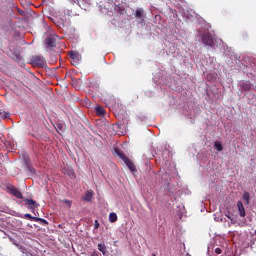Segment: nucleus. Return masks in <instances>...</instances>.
Instances as JSON below:
<instances>
[{"label": "nucleus", "mask_w": 256, "mask_h": 256, "mask_svg": "<svg viewBox=\"0 0 256 256\" xmlns=\"http://www.w3.org/2000/svg\"><path fill=\"white\" fill-rule=\"evenodd\" d=\"M200 39L203 45H205L206 47H211V49H215V41H217V39L213 34H211V32L209 31L203 32L200 35Z\"/></svg>", "instance_id": "1"}, {"label": "nucleus", "mask_w": 256, "mask_h": 256, "mask_svg": "<svg viewBox=\"0 0 256 256\" xmlns=\"http://www.w3.org/2000/svg\"><path fill=\"white\" fill-rule=\"evenodd\" d=\"M31 64L34 65V67H40L43 68L45 65H47V62L45 61V58L40 55H34L30 59Z\"/></svg>", "instance_id": "2"}, {"label": "nucleus", "mask_w": 256, "mask_h": 256, "mask_svg": "<svg viewBox=\"0 0 256 256\" xmlns=\"http://www.w3.org/2000/svg\"><path fill=\"white\" fill-rule=\"evenodd\" d=\"M6 189L10 195H13V197H16L17 199H23V193L20 192L19 188L13 185H8Z\"/></svg>", "instance_id": "3"}, {"label": "nucleus", "mask_w": 256, "mask_h": 256, "mask_svg": "<svg viewBox=\"0 0 256 256\" xmlns=\"http://www.w3.org/2000/svg\"><path fill=\"white\" fill-rule=\"evenodd\" d=\"M70 59H71V63L74 67H77L79 65V63L81 62V55H79V53L77 52H70Z\"/></svg>", "instance_id": "4"}, {"label": "nucleus", "mask_w": 256, "mask_h": 256, "mask_svg": "<svg viewBox=\"0 0 256 256\" xmlns=\"http://www.w3.org/2000/svg\"><path fill=\"white\" fill-rule=\"evenodd\" d=\"M45 45L48 49H53V47H57V39H55V36H48L45 39Z\"/></svg>", "instance_id": "5"}, {"label": "nucleus", "mask_w": 256, "mask_h": 256, "mask_svg": "<svg viewBox=\"0 0 256 256\" xmlns=\"http://www.w3.org/2000/svg\"><path fill=\"white\" fill-rule=\"evenodd\" d=\"M134 17L136 19H140L141 23H144L145 22V10H143V8L136 9Z\"/></svg>", "instance_id": "6"}, {"label": "nucleus", "mask_w": 256, "mask_h": 256, "mask_svg": "<svg viewBox=\"0 0 256 256\" xmlns=\"http://www.w3.org/2000/svg\"><path fill=\"white\" fill-rule=\"evenodd\" d=\"M24 201L26 205H28V209H31V211H35V209L39 207V204L33 199L26 198Z\"/></svg>", "instance_id": "7"}, {"label": "nucleus", "mask_w": 256, "mask_h": 256, "mask_svg": "<svg viewBox=\"0 0 256 256\" xmlns=\"http://www.w3.org/2000/svg\"><path fill=\"white\" fill-rule=\"evenodd\" d=\"M237 209H238L239 216L242 218H245V216L247 215V212L245 211V206L243 205L242 201L237 202Z\"/></svg>", "instance_id": "8"}, {"label": "nucleus", "mask_w": 256, "mask_h": 256, "mask_svg": "<svg viewBox=\"0 0 256 256\" xmlns=\"http://www.w3.org/2000/svg\"><path fill=\"white\" fill-rule=\"evenodd\" d=\"M125 165L126 167H128L129 171H131L132 173H137V167L135 166V163H133V161H131L129 158L125 160Z\"/></svg>", "instance_id": "9"}, {"label": "nucleus", "mask_w": 256, "mask_h": 256, "mask_svg": "<svg viewBox=\"0 0 256 256\" xmlns=\"http://www.w3.org/2000/svg\"><path fill=\"white\" fill-rule=\"evenodd\" d=\"M95 112L96 115H98V117H105V108H103V106H96L95 107Z\"/></svg>", "instance_id": "10"}, {"label": "nucleus", "mask_w": 256, "mask_h": 256, "mask_svg": "<svg viewBox=\"0 0 256 256\" xmlns=\"http://www.w3.org/2000/svg\"><path fill=\"white\" fill-rule=\"evenodd\" d=\"M240 88L242 91H249L251 89V82L244 81V82L240 83Z\"/></svg>", "instance_id": "11"}, {"label": "nucleus", "mask_w": 256, "mask_h": 256, "mask_svg": "<svg viewBox=\"0 0 256 256\" xmlns=\"http://www.w3.org/2000/svg\"><path fill=\"white\" fill-rule=\"evenodd\" d=\"M242 199L245 202V205H249L251 203V194L249 192H244L242 195Z\"/></svg>", "instance_id": "12"}, {"label": "nucleus", "mask_w": 256, "mask_h": 256, "mask_svg": "<svg viewBox=\"0 0 256 256\" xmlns=\"http://www.w3.org/2000/svg\"><path fill=\"white\" fill-rule=\"evenodd\" d=\"M116 151V154L118 155V157H120V159H122V161H126V159H129L126 155H125V153L123 152V151H121V150H119V149H116L115 150Z\"/></svg>", "instance_id": "13"}, {"label": "nucleus", "mask_w": 256, "mask_h": 256, "mask_svg": "<svg viewBox=\"0 0 256 256\" xmlns=\"http://www.w3.org/2000/svg\"><path fill=\"white\" fill-rule=\"evenodd\" d=\"M17 217H20L21 219H29L30 221H33V219H36V217L32 216L31 214H18Z\"/></svg>", "instance_id": "14"}, {"label": "nucleus", "mask_w": 256, "mask_h": 256, "mask_svg": "<svg viewBox=\"0 0 256 256\" xmlns=\"http://www.w3.org/2000/svg\"><path fill=\"white\" fill-rule=\"evenodd\" d=\"M33 221H35V223H40V225H48L49 222H47V220L43 219V218H33Z\"/></svg>", "instance_id": "15"}, {"label": "nucleus", "mask_w": 256, "mask_h": 256, "mask_svg": "<svg viewBox=\"0 0 256 256\" xmlns=\"http://www.w3.org/2000/svg\"><path fill=\"white\" fill-rule=\"evenodd\" d=\"M98 251H100L101 253H103V255H105L107 253V246H105L104 243H99Z\"/></svg>", "instance_id": "16"}, {"label": "nucleus", "mask_w": 256, "mask_h": 256, "mask_svg": "<svg viewBox=\"0 0 256 256\" xmlns=\"http://www.w3.org/2000/svg\"><path fill=\"white\" fill-rule=\"evenodd\" d=\"M214 149H216V151H223V144H221V142L219 141H215L214 143Z\"/></svg>", "instance_id": "17"}, {"label": "nucleus", "mask_w": 256, "mask_h": 256, "mask_svg": "<svg viewBox=\"0 0 256 256\" xmlns=\"http://www.w3.org/2000/svg\"><path fill=\"white\" fill-rule=\"evenodd\" d=\"M109 221L110 223H115L117 221V214L114 212H111L109 214Z\"/></svg>", "instance_id": "18"}, {"label": "nucleus", "mask_w": 256, "mask_h": 256, "mask_svg": "<svg viewBox=\"0 0 256 256\" xmlns=\"http://www.w3.org/2000/svg\"><path fill=\"white\" fill-rule=\"evenodd\" d=\"M9 117H11V116L8 112L0 110V119H9Z\"/></svg>", "instance_id": "19"}, {"label": "nucleus", "mask_w": 256, "mask_h": 256, "mask_svg": "<svg viewBox=\"0 0 256 256\" xmlns=\"http://www.w3.org/2000/svg\"><path fill=\"white\" fill-rule=\"evenodd\" d=\"M91 199H93V192H87L84 201H87L88 203L91 202Z\"/></svg>", "instance_id": "20"}, {"label": "nucleus", "mask_w": 256, "mask_h": 256, "mask_svg": "<svg viewBox=\"0 0 256 256\" xmlns=\"http://www.w3.org/2000/svg\"><path fill=\"white\" fill-rule=\"evenodd\" d=\"M250 63H251V67L256 70V59H255V58H252V59L250 60Z\"/></svg>", "instance_id": "21"}, {"label": "nucleus", "mask_w": 256, "mask_h": 256, "mask_svg": "<svg viewBox=\"0 0 256 256\" xmlns=\"http://www.w3.org/2000/svg\"><path fill=\"white\" fill-rule=\"evenodd\" d=\"M63 203H65L66 205H68V207H71V201L68 199L63 200Z\"/></svg>", "instance_id": "22"}, {"label": "nucleus", "mask_w": 256, "mask_h": 256, "mask_svg": "<svg viewBox=\"0 0 256 256\" xmlns=\"http://www.w3.org/2000/svg\"><path fill=\"white\" fill-rule=\"evenodd\" d=\"M94 229H99V221L95 220L94 222Z\"/></svg>", "instance_id": "23"}, {"label": "nucleus", "mask_w": 256, "mask_h": 256, "mask_svg": "<svg viewBox=\"0 0 256 256\" xmlns=\"http://www.w3.org/2000/svg\"><path fill=\"white\" fill-rule=\"evenodd\" d=\"M215 253H216L217 255H221V253H222L221 248H216V249H215Z\"/></svg>", "instance_id": "24"}, {"label": "nucleus", "mask_w": 256, "mask_h": 256, "mask_svg": "<svg viewBox=\"0 0 256 256\" xmlns=\"http://www.w3.org/2000/svg\"><path fill=\"white\" fill-rule=\"evenodd\" d=\"M226 217L231 221V223H233V218L229 215H226Z\"/></svg>", "instance_id": "25"}, {"label": "nucleus", "mask_w": 256, "mask_h": 256, "mask_svg": "<svg viewBox=\"0 0 256 256\" xmlns=\"http://www.w3.org/2000/svg\"><path fill=\"white\" fill-rule=\"evenodd\" d=\"M91 256H99L97 252H92Z\"/></svg>", "instance_id": "26"}, {"label": "nucleus", "mask_w": 256, "mask_h": 256, "mask_svg": "<svg viewBox=\"0 0 256 256\" xmlns=\"http://www.w3.org/2000/svg\"><path fill=\"white\" fill-rule=\"evenodd\" d=\"M75 177H76V175H75V173L73 172L72 175H71V178H72V179H75Z\"/></svg>", "instance_id": "27"}, {"label": "nucleus", "mask_w": 256, "mask_h": 256, "mask_svg": "<svg viewBox=\"0 0 256 256\" xmlns=\"http://www.w3.org/2000/svg\"><path fill=\"white\" fill-rule=\"evenodd\" d=\"M74 1V3H77V1H79V0H73Z\"/></svg>", "instance_id": "28"}, {"label": "nucleus", "mask_w": 256, "mask_h": 256, "mask_svg": "<svg viewBox=\"0 0 256 256\" xmlns=\"http://www.w3.org/2000/svg\"><path fill=\"white\" fill-rule=\"evenodd\" d=\"M152 256H157V255L153 254Z\"/></svg>", "instance_id": "29"}]
</instances>
